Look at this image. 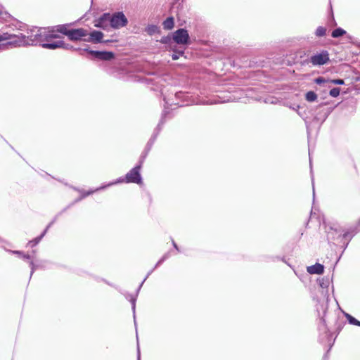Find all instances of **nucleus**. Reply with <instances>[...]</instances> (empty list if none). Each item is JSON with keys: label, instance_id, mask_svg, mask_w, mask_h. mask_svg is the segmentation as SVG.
<instances>
[{"label": "nucleus", "instance_id": "864d4df0", "mask_svg": "<svg viewBox=\"0 0 360 360\" xmlns=\"http://www.w3.org/2000/svg\"><path fill=\"white\" fill-rule=\"evenodd\" d=\"M55 223V220H51L49 224L48 225L46 226V230H49L52 226L53 224Z\"/></svg>", "mask_w": 360, "mask_h": 360}, {"label": "nucleus", "instance_id": "f03ea898", "mask_svg": "<svg viewBox=\"0 0 360 360\" xmlns=\"http://www.w3.org/2000/svg\"><path fill=\"white\" fill-rule=\"evenodd\" d=\"M159 41L165 46L176 45L186 49L192 43L188 31L185 27L169 32L167 35L162 37Z\"/></svg>", "mask_w": 360, "mask_h": 360}, {"label": "nucleus", "instance_id": "393cba45", "mask_svg": "<svg viewBox=\"0 0 360 360\" xmlns=\"http://www.w3.org/2000/svg\"><path fill=\"white\" fill-rule=\"evenodd\" d=\"M117 184H119V182L117 181V179H115L112 181H110L108 183L102 184L100 186H98L96 188H92V189H93L94 193H95L100 191L105 190L108 188L115 186V185H117Z\"/></svg>", "mask_w": 360, "mask_h": 360}, {"label": "nucleus", "instance_id": "a878e982", "mask_svg": "<svg viewBox=\"0 0 360 360\" xmlns=\"http://www.w3.org/2000/svg\"><path fill=\"white\" fill-rule=\"evenodd\" d=\"M329 79H326L323 77H318L314 79V82L321 86L330 88Z\"/></svg>", "mask_w": 360, "mask_h": 360}, {"label": "nucleus", "instance_id": "e2e57ef3", "mask_svg": "<svg viewBox=\"0 0 360 360\" xmlns=\"http://www.w3.org/2000/svg\"><path fill=\"white\" fill-rule=\"evenodd\" d=\"M72 189L79 192V191H81L82 189L77 188V187H75V186H72Z\"/></svg>", "mask_w": 360, "mask_h": 360}, {"label": "nucleus", "instance_id": "603ef678", "mask_svg": "<svg viewBox=\"0 0 360 360\" xmlns=\"http://www.w3.org/2000/svg\"><path fill=\"white\" fill-rule=\"evenodd\" d=\"M48 230H46V229H44L43 230V231L40 233V235H39V238L41 239H43V238L46 236V233H47Z\"/></svg>", "mask_w": 360, "mask_h": 360}, {"label": "nucleus", "instance_id": "052dcab7", "mask_svg": "<svg viewBox=\"0 0 360 360\" xmlns=\"http://www.w3.org/2000/svg\"><path fill=\"white\" fill-rule=\"evenodd\" d=\"M354 226H357V229L360 228V219L357 221L356 224Z\"/></svg>", "mask_w": 360, "mask_h": 360}, {"label": "nucleus", "instance_id": "a18cd8bd", "mask_svg": "<svg viewBox=\"0 0 360 360\" xmlns=\"http://www.w3.org/2000/svg\"><path fill=\"white\" fill-rule=\"evenodd\" d=\"M172 246L173 248L178 252H180L181 250H180V248L179 247V245H177V243L173 240L172 239Z\"/></svg>", "mask_w": 360, "mask_h": 360}, {"label": "nucleus", "instance_id": "4468645a", "mask_svg": "<svg viewBox=\"0 0 360 360\" xmlns=\"http://www.w3.org/2000/svg\"><path fill=\"white\" fill-rule=\"evenodd\" d=\"M327 240L329 243H333L336 240L342 239V233L341 229L338 227L330 226L327 230Z\"/></svg>", "mask_w": 360, "mask_h": 360}, {"label": "nucleus", "instance_id": "338daca9", "mask_svg": "<svg viewBox=\"0 0 360 360\" xmlns=\"http://www.w3.org/2000/svg\"><path fill=\"white\" fill-rule=\"evenodd\" d=\"M5 48H6V47L5 46H4V44H0V51Z\"/></svg>", "mask_w": 360, "mask_h": 360}, {"label": "nucleus", "instance_id": "79ce46f5", "mask_svg": "<svg viewBox=\"0 0 360 360\" xmlns=\"http://www.w3.org/2000/svg\"><path fill=\"white\" fill-rule=\"evenodd\" d=\"M290 108L296 111L297 112V114L300 116V117H302V112L300 110V105H298V104H293L292 105L290 106Z\"/></svg>", "mask_w": 360, "mask_h": 360}, {"label": "nucleus", "instance_id": "7c9ffc66", "mask_svg": "<svg viewBox=\"0 0 360 360\" xmlns=\"http://www.w3.org/2000/svg\"><path fill=\"white\" fill-rule=\"evenodd\" d=\"M318 285L323 289H326V293L328 290V286L330 284V279L328 277H324L317 279Z\"/></svg>", "mask_w": 360, "mask_h": 360}, {"label": "nucleus", "instance_id": "cd10ccee", "mask_svg": "<svg viewBox=\"0 0 360 360\" xmlns=\"http://www.w3.org/2000/svg\"><path fill=\"white\" fill-rule=\"evenodd\" d=\"M79 193H80V195L73 201V203L76 204V203L80 202L84 198L88 197L89 195L94 194V191H93L92 188H91L88 191H85L83 189V190L79 191Z\"/></svg>", "mask_w": 360, "mask_h": 360}, {"label": "nucleus", "instance_id": "ea45409f", "mask_svg": "<svg viewBox=\"0 0 360 360\" xmlns=\"http://www.w3.org/2000/svg\"><path fill=\"white\" fill-rule=\"evenodd\" d=\"M262 259L265 262H275L274 255H264L262 256Z\"/></svg>", "mask_w": 360, "mask_h": 360}, {"label": "nucleus", "instance_id": "f8f14e48", "mask_svg": "<svg viewBox=\"0 0 360 360\" xmlns=\"http://www.w3.org/2000/svg\"><path fill=\"white\" fill-rule=\"evenodd\" d=\"M104 33L98 30L89 29L86 30V36L85 37V42L94 44H101L103 41Z\"/></svg>", "mask_w": 360, "mask_h": 360}, {"label": "nucleus", "instance_id": "1a4fd4ad", "mask_svg": "<svg viewBox=\"0 0 360 360\" xmlns=\"http://www.w3.org/2000/svg\"><path fill=\"white\" fill-rule=\"evenodd\" d=\"M128 19L122 11H116L110 13V27L115 30H118L127 26Z\"/></svg>", "mask_w": 360, "mask_h": 360}, {"label": "nucleus", "instance_id": "3c124183", "mask_svg": "<svg viewBox=\"0 0 360 360\" xmlns=\"http://www.w3.org/2000/svg\"><path fill=\"white\" fill-rule=\"evenodd\" d=\"M165 261L162 258H160L155 264V266L153 267V269H155L158 267H159Z\"/></svg>", "mask_w": 360, "mask_h": 360}, {"label": "nucleus", "instance_id": "dca6fc26", "mask_svg": "<svg viewBox=\"0 0 360 360\" xmlns=\"http://www.w3.org/2000/svg\"><path fill=\"white\" fill-rule=\"evenodd\" d=\"M50 263L49 261H46V260H40V261H38L37 263L34 262V261H30L29 262V266L30 268V278H29V281H30V279L32 278V275L34 274V273L35 272L36 270L37 269H45L46 267V264H49Z\"/></svg>", "mask_w": 360, "mask_h": 360}, {"label": "nucleus", "instance_id": "c03bdc74", "mask_svg": "<svg viewBox=\"0 0 360 360\" xmlns=\"http://www.w3.org/2000/svg\"><path fill=\"white\" fill-rule=\"evenodd\" d=\"M328 20H329V23L331 25H336V22L335 20V18H334V15L333 13L331 14L330 16H329Z\"/></svg>", "mask_w": 360, "mask_h": 360}, {"label": "nucleus", "instance_id": "0eeeda50", "mask_svg": "<svg viewBox=\"0 0 360 360\" xmlns=\"http://www.w3.org/2000/svg\"><path fill=\"white\" fill-rule=\"evenodd\" d=\"M330 60L329 53L326 50H321L311 54L308 58L302 62V65L311 63L314 67H320L328 64Z\"/></svg>", "mask_w": 360, "mask_h": 360}, {"label": "nucleus", "instance_id": "69168bd1", "mask_svg": "<svg viewBox=\"0 0 360 360\" xmlns=\"http://www.w3.org/2000/svg\"><path fill=\"white\" fill-rule=\"evenodd\" d=\"M342 329V327L340 326H338L336 330H337V334H338L340 333V331ZM338 336V335H336Z\"/></svg>", "mask_w": 360, "mask_h": 360}, {"label": "nucleus", "instance_id": "c9c22d12", "mask_svg": "<svg viewBox=\"0 0 360 360\" xmlns=\"http://www.w3.org/2000/svg\"><path fill=\"white\" fill-rule=\"evenodd\" d=\"M42 239H41L39 238V236H37L35 237L34 238L32 239L31 240H30L27 243V246H30L31 248H34L35 246H37L41 240Z\"/></svg>", "mask_w": 360, "mask_h": 360}, {"label": "nucleus", "instance_id": "9b49d317", "mask_svg": "<svg viewBox=\"0 0 360 360\" xmlns=\"http://www.w3.org/2000/svg\"><path fill=\"white\" fill-rule=\"evenodd\" d=\"M327 105L328 103L322 102L316 107V111L317 112L314 114V120L320 122L321 124H323L326 120L333 111L331 108H325Z\"/></svg>", "mask_w": 360, "mask_h": 360}, {"label": "nucleus", "instance_id": "473e14b6", "mask_svg": "<svg viewBox=\"0 0 360 360\" xmlns=\"http://www.w3.org/2000/svg\"><path fill=\"white\" fill-rule=\"evenodd\" d=\"M174 96L176 100H179L183 102L188 101L189 98L188 94L182 91H176L174 94Z\"/></svg>", "mask_w": 360, "mask_h": 360}, {"label": "nucleus", "instance_id": "bb28decb", "mask_svg": "<svg viewBox=\"0 0 360 360\" xmlns=\"http://www.w3.org/2000/svg\"><path fill=\"white\" fill-rule=\"evenodd\" d=\"M60 49H63L64 50H72V51H79L81 55H82V52H84L83 51L82 48H79V47L75 48L70 44L65 43L63 40H60Z\"/></svg>", "mask_w": 360, "mask_h": 360}, {"label": "nucleus", "instance_id": "c85d7f7f", "mask_svg": "<svg viewBox=\"0 0 360 360\" xmlns=\"http://www.w3.org/2000/svg\"><path fill=\"white\" fill-rule=\"evenodd\" d=\"M344 316L346 318L347 322L350 325L359 326L360 327V321L357 320L354 316H352L347 312L342 311Z\"/></svg>", "mask_w": 360, "mask_h": 360}, {"label": "nucleus", "instance_id": "49530a36", "mask_svg": "<svg viewBox=\"0 0 360 360\" xmlns=\"http://www.w3.org/2000/svg\"><path fill=\"white\" fill-rule=\"evenodd\" d=\"M170 255H171V251H168L167 252H165L162 256V259L165 261L167 260V259L169 258L170 257Z\"/></svg>", "mask_w": 360, "mask_h": 360}, {"label": "nucleus", "instance_id": "f704fd0d", "mask_svg": "<svg viewBox=\"0 0 360 360\" xmlns=\"http://www.w3.org/2000/svg\"><path fill=\"white\" fill-rule=\"evenodd\" d=\"M329 95L333 98H337L340 96L341 89L340 87L330 88Z\"/></svg>", "mask_w": 360, "mask_h": 360}, {"label": "nucleus", "instance_id": "7ed1b4c3", "mask_svg": "<svg viewBox=\"0 0 360 360\" xmlns=\"http://www.w3.org/2000/svg\"><path fill=\"white\" fill-rule=\"evenodd\" d=\"M77 21L57 25L51 26L53 32H57L64 36L71 41H85V37L86 36V29L82 27L72 28V25H76Z\"/></svg>", "mask_w": 360, "mask_h": 360}, {"label": "nucleus", "instance_id": "9d476101", "mask_svg": "<svg viewBox=\"0 0 360 360\" xmlns=\"http://www.w3.org/2000/svg\"><path fill=\"white\" fill-rule=\"evenodd\" d=\"M83 51L91 53L93 60L111 61L115 58V53L110 51L91 50L88 46L83 48Z\"/></svg>", "mask_w": 360, "mask_h": 360}, {"label": "nucleus", "instance_id": "5fc2aeb1", "mask_svg": "<svg viewBox=\"0 0 360 360\" xmlns=\"http://www.w3.org/2000/svg\"><path fill=\"white\" fill-rule=\"evenodd\" d=\"M154 270L155 269H153V268L151 270L148 271V272L147 275L146 276V277L144 278L143 281H146L147 280V278L149 277V276L153 272Z\"/></svg>", "mask_w": 360, "mask_h": 360}, {"label": "nucleus", "instance_id": "b1692460", "mask_svg": "<svg viewBox=\"0 0 360 360\" xmlns=\"http://www.w3.org/2000/svg\"><path fill=\"white\" fill-rule=\"evenodd\" d=\"M60 40L52 41H46V42L41 44V47L44 49H49V50H56L57 49H60Z\"/></svg>", "mask_w": 360, "mask_h": 360}, {"label": "nucleus", "instance_id": "ddd939ff", "mask_svg": "<svg viewBox=\"0 0 360 360\" xmlns=\"http://www.w3.org/2000/svg\"><path fill=\"white\" fill-rule=\"evenodd\" d=\"M94 27L107 30L110 27V13H102L97 19L94 20Z\"/></svg>", "mask_w": 360, "mask_h": 360}, {"label": "nucleus", "instance_id": "412c9836", "mask_svg": "<svg viewBox=\"0 0 360 360\" xmlns=\"http://www.w3.org/2000/svg\"><path fill=\"white\" fill-rule=\"evenodd\" d=\"M359 231L360 229H357V226H351L342 234V239L350 241Z\"/></svg>", "mask_w": 360, "mask_h": 360}, {"label": "nucleus", "instance_id": "6e6d98bb", "mask_svg": "<svg viewBox=\"0 0 360 360\" xmlns=\"http://www.w3.org/2000/svg\"><path fill=\"white\" fill-rule=\"evenodd\" d=\"M311 182H312V187H313V199L314 200L315 198V190H314V178L311 176Z\"/></svg>", "mask_w": 360, "mask_h": 360}, {"label": "nucleus", "instance_id": "423d86ee", "mask_svg": "<svg viewBox=\"0 0 360 360\" xmlns=\"http://www.w3.org/2000/svg\"><path fill=\"white\" fill-rule=\"evenodd\" d=\"M8 41L3 43L4 46H27L29 43L27 41L26 35L20 33V34H14L8 32L0 34V42Z\"/></svg>", "mask_w": 360, "mask_h": 360}, {"label": "nucleus", "instance_id": "2f4dec72", "mask_svg": "<svg viewBox=\"0 0 360 360\" xmlns=\"http://www.w3.org/2000/svg\"><path fill=\"white\" fill-rule=\"evenodd\" d=\"M346 34H347V32L343 28L338 27L333 30V32H331V37L333 38L336 39V38H340Z\"/></svg>", "mask_w": 360, "mask_h": 360}, {"label": "nucleus", "instance_id": "72a5a7b5", "mask_svg": "<svg viewBox=\"0 0 360 360\" xmlns=\"http://www.w3.org/2000/svg\"><path fill=\"white\" fill-rule=\"evenodd\" d=\"M326 33H327V28L326 27H323V26H319L316 31H315V35L316 37L320 38V37H323L326 35Z\"/></svg>", "mask_w": 360, "mask_h": 360}, {"label": "nucleus", "instance_id": "bf43d9fd", "mask_svg": "<svg viewBox=\"0 0 360 360\" xmlns=\"http://www.w3.org/2000/svg\"><path fill=\"white\" fill-rule=\"evenodd\" d=\"M61 215V212H58L52 220H55V222L56 221L57 219L59 217V216Z\"/></svg>", "mask_w": 360, "mask_h": 360}, {"label": "nucleus", "instance_id": "58836bf2", "mask_svg": "<svg viewBox=\"0 0 360 360\" xmlns=\"http://www.w3.org/2000/svg\"><path fill=\"white\" fill-rule=\"evenodd\" d=\"M263 102L265 103L276 104L278 102V100L274 96H268L263 99Z\"/></svg>", "mask_w": 360, "mask_h": 360}, {"label": "nucleus", "instance_id": "6ab92c4d", "mask_svg": "<svg viewBox=\"0 0 360 360\" xmlns=\"http://www.w3.org/2000/svg\"><path fill=\"white\" fill-rule=\"evenodd\" d=\"M324 265L320 263H316L307 267V271L309 274L321 275L324 273Z\"/></svg>", "mask_w": 360, "mask_h": 360}, {"label": "nucleus", "instance_id": "f3484780", "mask_svg": "<svg viewBox=\"0 0 360 360\" xmlns=\"http://www.w3.org/2000/svg\"><path fill=\"white\" fill-rule=\"evenodd\" d=\"M122 295L124 296L125 299L129 300L131 305V310L133 312V317L134 324H136V303L137 300V295L131 294L128 292H122Z\"/></svg>", "mask_w": 360, "mask_h": 360}, {"label": "nucleus", "instance_id": "e433bc0d", "mask_svg": "<svg viewBox=\"0 0 360 360\" xmlns=\"http://www.w3.org/2000/svg\"><path fill=\"white\" fill-rule=\"evenodd\" d=\"M330 85L331 84H335V85H345V80L340 78H335V79H329Z\"/></svg>", "mask_w": 360, "mask_h": 360}, {"label": "nucleus", "instance_id": "4be33fe9", "mask_svg": "<svg viewBox=\"0 0 360 360\" xmlns=\"http://www.w3.org/2000/svg\"><path fill=\"white\" fill-rule=\"evenodd\" d=\"M144 31L147 33L149 36H153L155 34H161V30L160 27L158 25H153V24H148L144 29Z\"/></svg>", "mask_w": 360, "mask_h": 360}, {"label": "nucleus", "instance_id": "5701e85b", "mask_svg": "<svg viewBox=\"0 0 360 360\" xmlns=\"http://www.w3.org/2000/svg\"><path fill=\"white\" fill-rule=\"evenodd\" d=\"M179 1L174 0L171 6V13L175 14L178 18H179L181 11L183 8V0L181 3Z\"/></svg>", "mask_w": 360, "mask_h": 360}, {"label": "nucleus", "instance_id": "37998d69", "mask_svg": "<svg viewBox=\"0 0 360 360\" xmlns=\"http://www.w3.org/2000/svg\"><path fill=\"white\" fill-rule=\"evenodd\" d=\"M22 259L24 260V261H27V262H30V261H33L32 259V256L29 254H26L25 252H23V255L22 256Z\"/></svg>", "mask_w": 360, "mask_h": 360}, {"label": "nucleus", "instance_id": "4d7b16f0", "mask_svg": "<svg viewBox=\"0 0 360 360\" xmlns=\"http://www.w3.org/2000/svg\"><path fill=\"white\" fill-rule=\"evenodd\" d=\"M112 41H114L112 39H103V41L101 44H108Z\"/></svg>", "mask_w": 360, "mask_h": 360}, {"label": "nucleus", "instance_id": "aec40b11", "mask_svg": "<svg viewBox=\"0 0 360 360\" xmlns=\"http://www.w3.org/2000/svg\"><path fill=\"white\" fill-rule=\"evenodd\" d=\"M162 28L165 30L170 31L173 30L175 26V19L173 15H169L162 22Z\"/></svg>", "mask_w": 360, "mask_h": 360}, {"label": "nucleus", "instance_id": "f257e3e1", "mask_svg": "<svg viewBox=\"0 0 360 360\" xmlns=\"http://www.w3.org/2000/svg\"><path fill=\"white\" fill-rule=\"evenodd\" d=\"M321 309L323 310V314H320L319 308H317V311L320 318V321L318 325V330H319V341L321 344H328V349L326 352V353L323 356V359H326L328 356V353L330 352V350L332 349L335 339L337 338V335H335L334 338H333V333L330 331L328 329L326 319L325 316L327 312L328 306L327 304H321L320 305Z\"/></svg>", "mask_w": 360, "mask_h": 360}, {"label": "nucleus", "instance_id": "a211bd4d", "mask_svg": "<svg viewBox=\"0 0 360 360\" xmlns=\"http://www.w3.org/2000/svg\"><path fill=\"white\" fill-rule=\"evenodd\" d=\"M155 141L156 140H155L152 138L149 139V140L148 141V142L145 146L144 150H143V152L141 153V154L139 157V161H140L142 163H144L145 160L147 158V156H148L149 152L150 151Z\"/></svg>", "mask_w": 360, "mask_h": 360}, {"label": "nucleus", "instance_id": "4c0bfd02", "mask_svg": "<svg viewBox=\"0 0 360 360\" xmlns=\"http://www.w3.org/2000/svg\"><path fill=\"white\" fill-rule=\"evenodd\" d=\"M0 247L3 248L6 252L12 254V255H17L18 257L21 258L22 259V256L23 255V251L22 250H8L6 249V248H4V246H2L1 245H0Z\"/></svg>", "mask_w": 360, "mask_h": 360}, {"label": "nucleus", "instance_id": "2eb2a0df", "mask_svg": "<svg viewBox=\"0 0 360 360\" xmlns=\"http://www.w3.org/2000/svg\"><path fill=\"white\" fill-rule=\"evenodd\" d=\"M166 49L171 51L170 56L173 60H178L181 56H184L186 48L178 46L176 45L165 46Z\"/></svg>", "mask_w": 360, "mask_h": 360}, {"label": "nucleus", "instance_id": "6e6552de", "mask_svg": "<svg viewBox=\"0 0 360 360\" xmlns=\"http://www.w3.org/2000/svg\"><path fill=\"white\" fill-rule=\"evenodd\" d=\"M164 101L165 103V109L163 110L162 112V115H161V117H160V120L157 125V127L155 128L153 132V134L151 136L150 138L156 140L158 135L160 134V131H162V127L164 126V124H165L166 122V119H167V117L169 115L170 112L169 110H168V106L169 105H179V107H183V106H186V105H188V104H179V103H169L167 100L166 98H164Z\"/></svg>", "mask_w": 360, "mask_h": 360}, {"label": "nucleus", "instance_id": "09e8293b", "mask_svg": "<svg viewBox=\"0 0 360 360\" xmlns=\"http://www.w3.org/2000/svg\"><path fill=\"white\" fill-rule=\"evenodd\" d=\"M136 360H141V351L139 347V341L137 340V356Z\"/></svg>", "mask_w": 360, "mask_h": 360}, {"label": "nucleus", "instance_id": "c756f323", "mask_svg": "<svg viewBox=\"0 0 360 360\" xmlns=\"http://www.w3.org/2000/svg\"><path fill=\"white\" fill-rule=\"evenodd\" d=\"M304 98L307 101L313 103L317 100L318 95L314 91L310 90L305 93Z\"/></svg>", "mask_w": 360, "mask_h": 360}, {"label": "nucleus", "instance_id": "a19ab883", "mask_svg": "<svg viewBox=\"0 0 360 360\" xmlns=\"http://www.w3.org/2000/svg\"><path fill=\"white\" fill-rule=\"evenodd\" d=\"M340 240V242L342 243V248H343V251L342 252H344L346 250V248H347V246H348V245H349L350 241L347 240H342V241L340 240ZM342 253H343V252H342ZM342 255V254H341L339 256V257L337 259L336 263L340 259Z\"/></svg>", "mask_w": 360, "mask_h": 360}, {"label": "nucleus", "instance_id": "13d9d810", "mask_svg": "<svg viewBox=\"0 0 360 360\" xmlns=\"http://www.w3.org/2000/svg\"><path fill=\"white\" fill-rule=\"evenodd\" d=\"M281 257H281V256L274 255L275 262H278V261H281Z\"/></svg>", "mask_w": 360, "mask_h": 360}, {"label": "nucleus", "instance_id": "680f3d73", "mask_svg": "<svg viewBox=\"0 0 360 360\" xmlns=\"http://www.w3.org/2000/svg\"><path fill=\"white\" fill-rule=\"evenodd\" d=\"M281 261H282L283 262H284V263L287 264L288 266H290V264L286 262L285 257H282Z\"/></svg>", "mask_w": 360, "mask_h": 360}, {"label": "nucleus", "instance_id": "20e7f679", "mask_svg": "<svg viewBox=\"0 0 360 360\" xmlns=\"http://www.w3.org/2000/svg\"><path fill=\"white\" fill-rule=\"evenodd\" d=\"M59 38L57 32H53L51 27H35L30 30V34L26 36L27 41L29 43L27 45L41 46V44L46 41H50L53 39Z\"/></svg>", "mask_w": 360, "mask_h": 360}, {"label": "nucleus", "instance_id": "8fccbe9b", "mask_svg": "<svg viewBox=\"0 0 360 360\" xmlns=\"http://www.w3.org/2000/svg\"><path fill=\"white\" fill-rule=\"evenodd\" d=\"M74 205H75V203H73V202H72L68 206H66L65 208H63L60 212H61V214H62L63 212H66L69 208H70Z\"/></svg>", "mask_w": 360, "mask_h": 360}, {"label": "nucleus", "instance_id": "774afa93", "mask_svg": "<svg viewBox=\"0 0 360 360\" xmlns=\"http://www.w3.org/2000/svg\"><path fill=\"white\" fill-rule=\"evenodd\" d=\"M255 100L257 101H262V97H257V98H255Z\"/></svg>", "mask_w": 360, "mask_h": 360}, {"label": "nucleus", "instance_id": "0e129e2a", "mask_svg": "<svg viewBox=\"0 0 360 360\" xmlns=\"http://www.w3.org/2000/svg\"><path fill=\"white\" fill-rule=\"evenodd\" d=\"M342 329V327L340 326H338L336 330H337V334H338L340 333V331ZM338 336V335H336Z\"/></svg>", "mask_w": 360, "mask_h": 360}, {"label": "nucleus", "instance_id": "de8ad7c7", "mask_svg": "<svg viewBox=\"0 0 360 360\" xmlns=\"http://www.w3.org/2000/svg\"><path fill=\"white\" fill-rule=\"evenodd\" d=\"M145 281H142V282L140 283V285H139V287L137 288L136 290V292L134 293V295H137V297L139 296V292L144 283Z\"/></svg>", "mask_w": 360, "mask_h": 360}, {"label": "nucleus", "instance_id": "39448f33", "mask_svg": "<svg viewBox=\"0 0 360 360\" xmlns=\"http://www.w3.org/2000/svg\"><path fill=\"white\" fill-rule=\"evenodd\" d=\"M143 163L138 161L136 165L131 168L124 176H120L117 179V181L120 184H136L142 185L143 184V177L141 175V169Z\"/></svg>", "mask_w": 360, "mask_h": 360}]
</instances>
